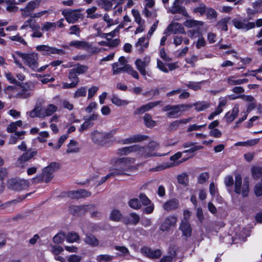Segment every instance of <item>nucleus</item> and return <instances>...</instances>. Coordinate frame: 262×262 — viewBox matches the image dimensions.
<instances>
[{
  "instance_id": "nucleus-3",
  "label": "nucleus",
  "mask_w": 262,
  "mask_h": 262,
  "mask_svg": "<svg viewBox=\"0 0 262 262\" xmlns=\"http://www.w3.org/2000/svg\"><path fill=\"white\" fill-rule=\"evenodd\" d=\"M17 84L19 86L18 90L14 94V97L19 99H26L33 95L35 87V84L32 81H28Z\"/></svg>"
},
{
  "instance_id": "nucleus-26",
  "label": "nucleus",
  "mask_w": 262,
  "mask_h": 262,
  "mask_svg": "<svg viewBox=\"0 0 262 262\" xmlns=\"http://www.w3.org/2000/svg\"><path fill=\"white\" fill-rule=\"evenodd\" d=\"M140 146L138 145H134L128 147H124L118 150V154L120 156L127 155L132 152L138 151Z\"/></svg>"
},
{
  "instance_id": "nucleus-49",
  "label": "nucleus",
  "mask_w": 262,
  "mask_h": 262,
  "mask_svg": "<svg viewBox=\"0 0 262 262\" xmlns=\"http://www.w3.org/2000/svg\"><path fill=\"white\" fill-rule=\"evenodd\" d=\"M113 256L108 254H101L97 256L98 262H108L112 260Z\"/></svg>"
},
{
  "instance_id": "nucleus-63",
  "label": "nucleus",
  "mask_w": 262,
  "mask_h": 262,
  "mask_svg": "<svg viewBox=\"0 0 262 262\" xmlns=\"http://www.w3.org/2000/svg\"><path fill=\"white\" fill-rule=\"evenodd\" d=\"M70 34H75L77 36H80V30L78 26L73 25L70 28Z\"/></svg>"
},
{
  "instance_id": "nucleus-64",
  "label": "nucleus",
  "mask_w": 262,
  "mask_h": 262,
  "mask_svg": "<svg viewBox=\"0 0 262 262\" xmlns=\"http://www.w3.org/2000/svg\"><path fill=\"white\" fill-rule=\"evenodd\" d=\"M82 258L80 256L73 254L67 257L68 262H80Z\"/></svg>"
},
{
  "instance_id": "nucleus-22",
  "label": "nucleus",
  "mask_w": 262,
  "mask_h": 262,
  "mask_svg": "<svg viewBox=\"0 0 262 262\" xmlns=\"http://www.w3.org/2000/svg\"><path fill=\"white\" fill-rule=\"evenodd\" d=\"M91 193L84 189H80L77 191H71L69 195L73 199H80L82 198L89 197Z\"/></svg>"
},
{
  "instance_id": "nucleus-23",
  "label": "nucleus",
  "mask_w": 262,
  "mask_h": 262,
  "mask_svg": "<svg viewBox=\"0 0 262 262\" xmlns=\"http://www.w3.org/2000/svg\"><path fill=\"white\" fill-rule=\"evenodd\" d=\"M239 112V105L236 104L233 107L231 112H228L225 116V118L228 123L232 122L237 116Z\"/></svg>"
},
{
  "instance_id": "nucleus-56",
  "label": "nucleus",
  "mask_w": 262,
  "mask_h": 262,
  "mask_svg": "<svg viewBox=\"0 0 262 262\" xmlns=\"http://www.w3.org/2000/svg\"><path fill=\"white\" fill-rule=\"evenodd\" d=\"M193 12L196 13H200L201 15L204 14L206 12L205 5L202 3H200L198 7L194 8Z\"/></svg>"
},
{
  "instance_id": "nucleus-54",
  "label": "nucleus",
  "mask_w": 262,
  "mask_h": 262,
  "mask_svg": "<svg viewBox=\"0 0 262 262\" xmlns=\"http://www.w3.org/2000/svg\"><path fill=\"white\" fill-rule=\"evenodd\" d=\"M117 132V129H114L107 132H103L104 141L105 142L107 140L112 139Z\"/></svg>"
},
{
  "instance_id": "nucleus-48",
  "label": "nucleus",
  "mask_w": 262,
  "mask_h": 262,
  "mask_svg": "<svg viewBox=\"0 0 262 262\" xmlns=\"http://www.w3.org/2000/svg\"><path fill=\"white\" fill-rule=\"evenodd\" d=\"M252 174L253 178L257 180L262 177V168L260 167H253L252 168Z\"/></svg>"
},
{
  "instance_id": "nucleus-40",
  "label": "nucleus",
  "mask_w": 262,
  "mask_h": 262,
  "mask_svg": "<svg viewBox=\"0 0 262 262\" xmlns=\"http://www.w3.org/2000/svg\"><path fill=\"white\" fill-rule=\"evenodd\" d=\"M231 20L229 16L224 17L220 20L217 23L218 27L222 30L226 31L228 30L227 23Z\"/></svg>"
},
{
  "instance_id": "nucleus-44",
  "label": "nucleus",
  "mask_w": 262,
  "mask_h": 262,
  "mask_svg": "<svg viewBox=\"0 0 262 262\" xmlns=\"http://www.w3.org/2000/svg\"><path fill=\"white\" fill-rule=\"evenodd\" d=\"M128 206L135 210H138L141 207V204L137 198L131 199L128 203Z\"/></svg>"
},
{
  "instance_id": "nucleus-46",
  "label": "nucleus",
  "mask_w": 262,
  "mask_h": 262,
  "mask_svg": "<svg viewBox=\"0 0 262 262\" xmlns=\"http://www.w3.org/2000/svg\"><path fill=\"white\" fill-rule=\"evenodd\" d=\"M86 88L85 86H82L78 89L74 94V98H78L79 97H85L86 94Z\"/></svg>"
},
{
  "instance_id": "nucleus-15",
  "label": "nucleus",
  "mask_w": 262,
  "mask_h": 262,
  "mask_svg": "<svg viewBox=\"0 0 262 262\" xmlns=\"http://www.w3.org/2000/svg\"><path fill=\"white\" fill-rule=\"evenodd\" d=\"M37 154L36 151L31 152H26L24 153L20 157H19L16 162V166L18 167H24L25 163L28 161Z\"/></svg>"
},
{
  "instance_id": "nucleus-41",
  "label": "nucleus",
  "mask_w": 262,
  "mask_h": 262,
  "mask_svg": "<svg viewBox=\"0 0 262 262\" xmlns=\"http://www.w3.org/2000/svg\"><path fill=\"white\" fill-rule=\"evenodd\" d=\"M56 28V24L55 23L45 22L42 25L41 30L44 31H54Z\"/></svg>"
},
{
  "instance_id": "nucleus-18",
  "label": "nucleus",
  "mask_w": 262,
  "mask_h": 262,
  "mask_svg": "<svg viewBox=\"0 0 262 262\" xmlns=\"http://www.w3.org/2000/svg\"><path fill=\"white\" fill-rule=\"evenodd\" d=\"M179 229L182 232L183 236L186 237L191 236L192 229L188 221L182 220Z\"/></svg>"
},
{
  "instance_id": "nucleus-17",
  "label": "nucleus",
  "mask_w": 262,
  "mask_h": 262,
  "mask_svg": "<svg viewBox=\"0 0 262 262\" xmlns=\"http://www.w3.org/2000/svg\"><path fill=\"white\" fill-rule=\"evenodd\" d=\"M140 219L139 215L135 212H132L123 219V222L126 225H136L139 223Z\"/></svg>"
},
{
  "instance_id": "nucleus-61",
  "label": "nucleus",
  "mask_w": 262,
  "mask_h": 262,
  "mask_svg": "<svg viewBox=\"0 0 262 262\" xmlns=\"http://www.w3.org/2000/svg\"><path fill=\"white\" fill-rule=\"evenodd\" d=\"M94 208V205L92 204H89L85 205H82L80 206H75V210H83L84 211H88L93 209Z\"/></svg>"
},
{
  "instance_id": "nucleus-16",
  "label": "nucleus",
  "mask_w": 262,
  "mask_h": 262,
  "mask_svg": "<svg viewBox=\"0 0 262 262\" xmlns=\"http://www.w3.org/2000/svg\"><path fill=\"white\" fill-rule=\"evenodd\" d=\"M141 253L149 258H158L162 255V252L160 250H152L150 248L144 247L141 249Z\"/></svg>"
},
{
  "instance_id": "nucleus-24",
  "label": "nucleus",
  "mask_w": 262,
  "mask_h": 262,
  "mask_svg": "<svg viewBox=\"0 0 262 262\" xmlns=\"http://www.w3.org/2000/svg\"><path fill=\"white\" fill-rule=\"evenodd\" d=\"M192 119V118H188L187 119H182L172 121L169 126L168 129L170 131L177 130L180 126L182 124H186L189 122Z\"/></svg>"
},
{
  "instance_id": "nucleus-33",
  "label": "nucleus",
  "mask_w": 262,
  "mask_h": 262,
  "mask_svg": "<svg viewBox=\"0 0 262 262\" xmlns=\"http://www.w3.org/2000/svg\"><path fill=\"white\" fill-rule=\"evenodd\" d=\"M122 218V214L120 211L117 209H113L110 213V219L111 220L115 222H119Z\"/></svg>"
},
{
  "instance_id": "nucleus-29",
  "label": "nucleus",
  "mask_w": 262,
  "mask_h": 262,
  "mask_svg": "<svg viewBox=\"0 0 262 262\" xmlns=\"http://www.w3.org/2000/svg\"><path fill=\"white\" fill-rule=\"evenodd\" d=\"M203 25V23L201 21L195 20L194 19H187L184 23V25L188 28H201Z\"/></svg>"
},
{
  "instance_id": "nucleus-60",
  "label": "nucleus",
  "mask_w": 262,
  "mask_h": 262,
  "mask_svg": "<svg viewBox=\"0 0 262 262\" xmlns=\"http://www.w3.org/2000/svg\"><path fill=\"white\" fill-rule=\"evenodd\" d=\"M9 39L12 41L18 42L24 45H27V42L19 35V34H17L15 36H10Z\"/></svg>"
},
{
  "instance_id": "nucleus-42",
  "label": "nucleus",
  "mask_w": 262,
  "mask_h": 262,
  "mask_svg": "<svg viewBox=\"0 0 262 262\" xmlns=\"http://www.w3.org/2000/svg\"><path fill=\"white\" fill-rule=\"evenodd\" d=\"M143 119L145 125L148 127H154L156 125V122L152 119L151 116L148 114H145Z\"/></svg>"
},
{
  "instance_id": "nucleus-31",
  "label": "nucleus",
  "mask_w": 262,
  "mask_h": 262,
  "mask_svg": "<svg viewBox=\"0 0 262 262\" xmlns=\"http://www.w3.org/2000/svg\"><path fill=\"white\" fill-rule=\"evenodd\" d=\"M191 105L192 107L194 106L198 112L205 111L210 106V103L206 101H198Z\"/></svg>"
},
{
  "instance_id": "nucleus-5",
  "label": "nucleus",
  "mask_w": 262,
  "mask_h": 262,
  "mask_svg": "<svg viewBox=\"0 0 262 262\" xmlns=\"http://www.w3.org/2000/svg\"><path fill=\"white\" fill-rule=\"evenodd\" d=\"M159 149V144L155 141L150 142L145 147H141L138 151L140 153L145 157L148 158L152 156H161L156 152Z\"/></svg>"
},
{
  "instance_id": "nucleus-57",
  "label": "nucleus",
  "mask_w": 262,
  "mask_h": 262,
  "mask_svg": "<svg viewBox=\"0 0 262 262\" xmlns=\"http://www.w3.org/2000/svg\"><path fill=\"white\" fill-rule=\"evenodd\" d=\"M201 28H196V29H192L187 31L188 35L190 38H195L196 37H199L201 34H200V30Z\"/></svg>"
},
{
  "instance_id": "nucleus-10",
  "label": "nucleus",
  "mask_w": 262,
  "mask_h": 262,
  "mask_svg": "<svg viewBox=\"0 0 262 262\" xmlns=\"http://www.w3.org/2000/svg\"><path fill=\"white\" fill-rule=\"evenodd\" d=\"M69 46L74 47L77 49H83L91 53L95 52V49L89 42L81 40H73L71 41Z\"/></svg>"
},
{
  "instance_id": "nucleus-55",
  "label": "nucleus",
  "mask_w": 262,
  "mask_h": 262,
  "mask_svg": "<svg viewBox=\"0 0 262 262\" xmlns=\"http://www.w3.org/2000/svg\"><path fill=\"white\" fill-rule=\"evenodd\" d=\"M93 125V122H90V121H88L86 119H85V122L81 125V126L78 130L80 132H83L92 127Z\"/></svg>"
},
{
  "instance_id": "nucleus-13",
  "label": "nucleus",
  "mask_w": 262,
  "mask_h": 262,
  "mask_svg": "<svg viewBox=\"0 0 262 262\" xmlns=\"http://www.w3.org/2000/svg\"><path fill=\"white\" fill-rule=\"evenodd\" d=\"M150 61V58L149 56H145L142 59H137L135 61V65L137 70L143 76H146V68L148 66Z\"/></svg>"
},
{
  "instance_id": "nucleus-28",
  "label": "nucleus",
  "mask_w": 262,
  "mask_h": 262,
  "mask_svg": "<svg viewBox=\"0 0 262 262\" xmlns=\"http://www.w3.org/2000/svg\"><path fill=\"white\" fill-rule=\"evenodd\" d=\"M91 138L95 143L100 144L104 143L103 132L94 130L91 133Z\"/></svg>"
},
{
  "instance_id": "nucleus-8",
  "label": "nucleus",
  "mask_w": 262,
  "mask_h": 262,
  "mask_svg": "<svg viewBox=\"0 0 262 262\" xmlns=\"http://www.w3.org/2000/svg\"><path fill=\"white\" fill-rule=\"evenodd\" d=\"M38 55L36 53H24L23 60L25 63L33 70L38 67Z\"/></svg>"
},
{
  "instance_id": "nucleus-58",
  "label": "nucleus",
  "mask_w": 262,
  "mask_h": 262,
  "mask_svg": "<svg viewBox=\"0 0 262 262\" xmlns=\"http://www.w3.org/2000/svg\"><path fill=\"white\" fill-rule=\"evenodd\" d=\"M209 173L207 172L201 173L198 177V183L203 184L206 182L209 179Z\"/></svg>"
},
{
  "instance_id": "nucleus-4",
  "label": "nucleus",
  "mask_w": 262,
  "mask_h": 262,
  "mask_svg": "<svg viewBox=\"0 0 262 262\" xmlns=\"http://www.w3.org/2000/svg\"><path fill=\"white\" fill-rule=\"evenodd\" d=\"M234 192L236 194H242L243 197L248 195L249 192V179L248 177L244 179L242 183V178L240 174L235 177Z\"/></svg>"
},
{
  "instance_id": "nucleus-30",
  "label": "nucleus",
  "mask_w": 262,
  "mask_h": 262,
  "mask_svg": "<svg viewBox=\"0 0 262 262\" xmlns=\"http://www.w3.org/2000/svg\"><path fill=\"white\" fill-rule=\"evenodd\" d=\"M111 101L112 103L117 106H126L129 103L128 100H122L116 94L112 95Z\"/></svg>"
},
{
  "instance_id": "nucleus-27",
  "label": "nucleus",
  "mask_w": 262,
  "mask_h": 262,
  "mask_svg": "<svg viewBox=\"0 0 262 262\" xmlns=\"http://www.w3.org/2000/svg\"><path fill=\"white\" fill-rule=\"evenodd\" d=\"M85 244L92 247H96L99 245V240L92 234L87 233L84 239Z\"/></svg>"
},
{
  "instance_id": "nucleus-37",
  "label": "nucleus",
  "mask_w": 262,
  "mask_h": 262,
  "mask_svg": "<svg viewBox=\"0 0 262 262\" xmlns=\"http://www.w3.org/2000/svg\"><path fill=\"white\" fill-rule=\"evenodd\" d=\"M205 82L206 81H201L200 82L189 81L188 83H186L185 85L188 88L193 91H196L201 89L200 84L205 83Z\"/></svg>"
},
{
  "instance_id": "nucleus-12",
  "label": "nucleus",
  "mask_w": 262,
  "mask_h": 262,
  "mask_svg": "<svg viewBox=\"0 0 262 262\" xmlns=\"http://www.w3.org/2000/svg\"><path fill=\"white\" fill-rule=\"evenodd\" d=\"M62 14L69 23L73 24L77 21L81 16V14L76 11L72 10H64Z\"/></svg>"
},
{
  "instance_id": "nucleus-43",
  "label": "nucleus",
  "mask_w": 262,
  "mask_h": 262,
  "mask_svg": "<svg viewBox=\"0 0 262 262\" xmlns=\"http://www.w3.org/2000/svg\"><path fill=\"white\" fill-rule=\"evenodd\" d=\"M41 0H33L29 2L26 6L27 9L29 10L32 12L36 8H37L41 3Z\"/></svg>"
},
{
  "instance_id": "nucleus-53",
  "label": "nucleus",
  "mask_w": 262,
  "mask_h": 262,
  "mask_svg": "<svg viewBox=\"0 0 262 262\" xmlns=\"http://www.w3.org/2000/svg\"><path fill=\"white\" fill-rule=\"evenodd\" d=\"M125 70L126 72L131 75L134 78L137 79H139V76L138 72L133 69V68L129 64H126Z\"/></svg>"
},
{
  "instance_id": "nucleus-21",
  "label": "nucleus",
  "mask_w": 262,
  "mask_h": 262,
  "mask_svg": "<svg viewBox=\"0 0 262 262\" xmlns=\"http://www.w3.org/2000/svg\"><path fill=\"white\" fill-rule=\"evenodd\" d=\"M168 31L172 32L173 34H185V31L182 25L178 23H174L170 24L167 28Z\"/></svg>"
},
{
  "instance_id": "nucleus-52",
  "label": "nucleus",
  "mask_w": 262,
  "mask_h": 262,
  "mask_svg": "<svg viewBox=\"0 0 262 262\" xmlns=\"http://www.w3.org/2000/svg\"><path fill=\"white\" fill-rule=\"evenodd\" d=\"M66 234L64 233L60 232L55 235L53 238V242L56 244L62 243L66 237Z\"/></svg>"
},
{
  "instance_id": "nucleus-59",
  "label": "nucleus",
  "mask_w": 262,
  "mask_h": 262,
  "mask_svg": "<svg viewBox=\"0 0 262 262\" xmlns=\"http://www.w3.org/2000/svg\"><path fill=\"white\" fill-rule=\"evenodd\" d=\"M162 102L161 101H157L149 102L145 105H143V107L145 108V111H148L154 107L157 106Z\"/></svg>"
},
{
  "instance_id": "nucleus-19",
  "label": "nucleus",
  "mask_w": 262,
  "mask_h": 262,
  "mask_svg": "<svg viewBox=\"0 0 262 262\" xmlns=\"http://www.w3.org/2000/svg\"><path fill=\"white\" fill-rule=\"evenodd\" d=\"M135 159L132 158L125 157L119 159L117 164L122 167V169L123 170H127L128 169L132 168V166H129V165L134 163Z\"/></svg>"
},
{
  "instance_id": "nucleus-11",
  "label": "nucleus",
  "mask_w": 262,
  "mask_h": 262,
  "mask_svg": "<svg viewBox=\"0 0 262 262\" xmlns=\"http://www.w3.org/2000/svg\"><path fill=\"white\" fill-rule=\"evenodd\" d=\"M36 50L40 52L42 55L62 54L64 51L62 49L50 47L47 45H39L36 47Z\"/></svg>"
},
{
  "instance_id": "nucleus-14",
  "label": "nucleus",
  "mask_w": 262,
  "mask_h": 262,
  "mask_svg": "<svg viewBox=\"0 0 262 262\" xmlns=\"http://www.w3.org/2000/svg\"><path fill=\"white\" fill-rule=\"evenodd\" d=\"M177 218L174 216L166 217L160 226V230L162 232L168 231L171 227H175Z\"/></svg>"
},
{
  "instance_id": "nucleus-2",
  "label": "nucleus",
  "mask_w": 262,
  "mask_h": 262,
  "mask_svg": "<svg viewBox=\"0 0 262 262\" xmlns=\"http://www.w3.org/2000/svg\"><path fill=\"white\" fill-rule=\"evenodd\" d=\"M192 105L188 104H181L171 105H167L163 107V112H167L166 116L169 118H176L181 116L183 112L188 111Z\"/></svg>"
},
{
  "instance_id": "nucleus-7",
  "label": "nucleus",
  "mask_w": 262,
  "mask_h": 262,
  "mask_svg": "<svg viewBox=\"0 0 262 262\" xmlns=\"http://www.w3.org/2000/svg\"><path fill=\"white\" fill-rule=\"evenodd\" d=\"M233 26L237 29L247 31L255 28V23L250 22L248 19L243 18H236L232 19Z\"/></svg>"
},
{
  "instance_id": "nucleus-32",
  "label": "nucleus",
  "mask_w": 262,
  "mask_h": 262,
  "mask_svg": "<svg viewBox=\"0 0 262 262\" xmlns=\"http://www.w3.org/2000/svg\"><path fill=\"white\" fill-rule=\"evenodd\" d=\"M78 143L74 140H71L68 145V148L67 149V153H75L78 152L79 151V148L78 146Z\"/></svg>"
},
{
  "instance_id": "nucleus-38",
  "label": "nucleus",
  "mask_w": 262,
  "mask_h": 262,
  "mask_svg": "<svg viewBox=\"0 0 262 262\" xmlns=\"http://www.w3.org/2000/svg\"><path fill=\"white\" fill-rule=\"evenodd\" d=\"M126 64L119 66L118 62L114 63L112 64L113 74L117 75L122 72H126Z\"/></svg>"
},
{
  "instance_id": "nucleus-34",
  "label": "nucleus",
  "mask_w": 262,
  "mask_h": 262,
  "mask_svg": "<svg viewBox=\"0 0 262 262\" xmlns=\"http://www.w3.org/2000/svg\"><path fill=\"white\" fill-rule=\"evenodd\" d=\"M58 107L52 104H50L47 106L44 112L42 113L43 117L52 116L55 112H57Z\"/></svg>"
},
{
  "instance_id": "nucleus-47",
  "label": "nucleus",
  "mask_w": 262,
  "mask_h": 262,
  "mask_svg": "<svg viewBox=\"0 0 262 262\" xmlns=\"http://www.w3.org/2000/svg\"><path fill=\"white\" fill-rule=\"evenodd\" d=\"M144 139V137L141 135H136L125 139L124 143L130 144L134 142L141 141Z\"/></svg>"
},
{
  "instance_id": "nucleus-6",
  "label": "nucleus",
  "mask_w": 262,
  "mask_h": 262,
  "mask_svg": "<svg viewBox=\"0 0 262 262\" xmlns=\"http://www.w3.org/2000/svg\"><path fill=\"white\" fill-rule=\"evenodd\" d=\"M30 185L29 180L25 179H12L8 181L7 186L8 188L20 191L27 188Z\"/></svg>"
},
{
  "instance_id": "nucleus-62",
  "label": "nucleus",
  "mask_w": 262,
  "mask_h": 262,
  "mask_svg": "<svg viewBox=\"0 0 262 262\" xmlns=\"http://www.w3.org/2000/svg\"><path fill=\"white\" fill-rule=\"evenodd\" d=\"M99 90V87L96 86H93L88 90V99H91L97 92Z\"/></svg>"
},
{
  "instance_id": "nucleus-36",
  "label": "nucleus",
  "mask_w": 262,
  "mask_h": 262,
  "mask_svg": "<svg viewBox=\"0 0 262 262\" xmlns=\"http://www.w3.org/2000/svg\"><path fill=\"white\" fill-rule=\"evenodd\" d=\"M248 81V80L247 79L236 80L235 79V77L234 76H230L227 79V82L231 85H239L244 83H247Z\"/></svg>"
},
{
  "instance_id": "nucleus-1",
  "label": "nucleus",
  "mask_w": 262,
  "mask_h": 262,
  "mask_svg": "<svg viewBox=\"0 0 262 262\" xmlns=\"http://www.w3.org/2000/svg\"><path fill=\"white\" fill-rule=\"evenodd\" d=\"M60 165L58 163H51L48 166L44 168L41 175H38L32 179V182L40 183L45 181L46 183H48L53 178V173L57 171Z\"/></svg>"
},
{
  "instance_id": "nucleus-50",
  "label": "nucleus",
  "mask_w": 262,
  "mask_h": 262,
  "mask_svg": "<svg viewBox=\"0 0 262 262\" xmlns=\"http://www.w3.org/2000/svg\"><path fill=\"white\" fill-rule=\"evenodd\" d=\"M79 240V236L76 233L70 232L67 236V241L69 243L77 242Z\"/></svg>"
},
{
  "instance_id": "nucleus-51",
  "label": "nucleus",
  "mask_w": 262,
  "mask_h": 262,
  "mask_svg": "<svg viewBox=\"0 0 262 262\" xmlns=\"http://www.w3.org/2000/svg\"><path fill=\"white\" fill-rule=\"evenodd\" d=\"M68 78L72 83H74L77 85L79 82V78L77 77L76 73L72 69L69 71Z\"/></svg>"
},
{
  "instance_id": "nucleus-9",
  "label": "nucleus",
  "mask_w": 262,
  "mask_h": 262,
  "mask_svg": "<svg viewBox=\"0 0 262 262\" xmlns=\"http://www.w3.org/2000/svg\"><path fill=\"white\" fill-rule=\"evenodd\" d=\"M183 2L180 0H174L171 7H169L168 12L172 14L179 13L184 16H187L188 13L184 7L182 6Z\"/></svg>"
},
{
  "instance_id": "nucleus-35",
  "label": "nucleus",
  "mask_w": 262,
  "mask_h": 262,
  "mask_svg": "<svg viewBox=\"0 0 262 262\" xmlns=\"http://www.w3.org/2000/svg\"><path fill=\"white\" fill-rule=\"evenodd\" d=\"M145 37H141L136 43V47L140 52H142L148 47V43L145 42Z\"/></svg>"
},
{
  "instance_id": "nucleus-45",
  "label": "nucleus",
  "mask_w": 262,
  "mask_h": 262,
  "mask_svg": "<svg viewBox=\"0 0 262 262\" xmlns=\"http://www.w3.org/2000/svg\"><path fill=\"white\" fill-rule=\"evenodd\" d=\"M76 74H83L88 70V67L85 65L77 64L75 68L72 69Z\"/></svg>"
},
{
  "instance_id": "nucleus-25",
  "label": "nucleus",
  "mask_w": 262,
  "mask_h": 262,
  "mask_svg": "<svg viewBox=\"0 0 262 262\" xmlns=\"http://www.w3.org/2000/svg\"><path fill=\"white\" fill-rule=\"evenodd\" d=\"M99 4L105 10L108 11L112 9L113 6L117 7L119 4V0H100Z\"/></svg>"
},
{
  "instance_id": "nucleus-39",
  "label": "nucleus",
  "mask_w": 262,
  "mask_h": 262,
  "mask_svg": "<svg viewBox=\"0 0 262 262\" xmlns=\"http://www.w3.org/2000/svg\"><path fill=\"white\" fill-rule=\"evenodd\" d=\"M24 53L20 51H16L12 54V58L13 59L14 63L20 68H23V66L19 61V58H21L23 60Z\"/></svg>"
},
{
  "instance_id": "nucleus-20",
  "label": "nucleus",
  "mask_w": 262,
  "mask_h": 262,
  "mask_svg": "<svg viewBox=\"0 0 262 262\" xmlns=\"http://www.w3.org/2000/svg\"><path fill=\"white\" fill-rule=\"evenodd\" d=\"M179 206V201L176 199H171L166 202L163 207L167 211H170L178 208Z\"/></svg>"
}]
</instances>
